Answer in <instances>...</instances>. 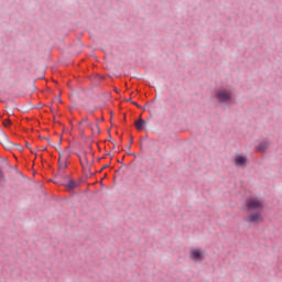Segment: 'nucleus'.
<instances>
[{
  "label": "nucleus",
  "instance_id": "7ed1b4c3",
  "mask_svg": "<svg viewBox=\"0 0 282 282\" xmlns=\"http://www.w3.org/2000/svg\"><path fill=\"white\" fill-rule=\"evenodd\" d=\"M235 164L237 166H240V169H246V166L248 164V158H246L243 155H237L235 158Z\"/></svg>",
  "mask_w": 282,
  "mask_h": 282
},
{
  "label": "nucleus",
  "instance_id": "6e6552de",
  "mask_svg": "<svg viewBox=\"0 0 282 282\" xmlns=\"http://www.w3.org/2000/svg\"><path fill=\"white\" fill-rule=\"evenodd\" d=\"M58 169H59V171H65V169H67V163H63V162L58 161Z\"/></svg>",
  "mask_w": 282,
  "mask_h": 282
},
{
  "label": "nucleus",
  "instance_id": "20e7f679",
  "mask_svg": "<svg viewBox=\"0 0 282 282\" xmlns=\"http://www.w3.org/2000/svg\"><path fill=\"white\" fill-rule=\"evenodd\" d=\"M191 259L193 261H204V252L199 249H194L191 251Z\"/></svg>",
  "mask_w": 282,
  "mask_h": 282
},
{
  "label": "nucleus",
  "instance_id": "9b49d317",
  "mask_svg": "<svg viewBox=\"0 0 282 282\" xmlns=\"http://www.w3.org/2000/svg\"><path fill=\"white\" fill-rule=\"evenodd\" d=\"M87 120H89L88 118H84L83 120H82V122H87Z\"/></svg>",
  "mask_w": 282,
  "mask_h": 282
},
{
  "label": "nucleus",
  "instance_id": "f03ea898",
  "mask_svg": "<svg viewBox=\"0 0 282 282\" xmlns=\"http://www.w3.org/2000/svg\"><path fill=\"white\" fill-rule=\"evenodd\" d=\"M216 100L225 105H232V102H235V98L232 97V90L228 88H220L216 90Z\"/></svg>",
  "mask_w": 282,
  "mask_h": 282
},
{
  "label": "nucleus",
  "instance_id": "9d476101",
  "mask_svg": "<svg viewBox=\"0 0 282 282\" xmlns=\"http://www.w3.org/2000/svg\"><path fill=\"white\" fill-rule=\"evenodd\" d=\"M4 176H3V171L0 169V182H3Z\"/></svg>",
  "mask_w": 282,
  "mask_h": 282
},
{
  "label": "nucleus",
  "instance_id": "423d86ee",
  "mask_svg": "<svg viewBox=\"0 0 282 282\" xmlns=\"http://www.w3.org/2000/svg\"><path fill=\"white\" fill-rule=\"evenodd\" d=\"M63 186H65L67 191H74V188H78L80 184L72 178H68V182L63 183Z\"/></svg>",
  "mask_w": 282,
  "mask_h": 282
},
{
  "label": "nucleus",
  "instance_id": "f257e3e1",
  "mask_svg": "<svg viewBox=\"0 0 282 282\" xmlns=\"http://www.w3.org/2000/svg\"><path fill=\"white\" fill-rule=\"evenodd\" d=\"M246 208L248 216L245 221L247 224H251L253 226H259V224H263V208H265V202L263 198L251 196L246 199Z\"/></svg>",
  "mask_w": 282,
  "mask_h": 282
},
{
  "label": "nucleus",
  "instance_id": "1a4fd4ad",
  "mask_svg": "<svg viewBox=\"0 0 282 282\" xmlns=\"http://www.w3.org/2000/svg\"><path fill=\"white\" fill-rule=\"evenodd\" d=\"M12 124V121L10 119L3 120V127H10Z\"/></svg>",
  "mask_w": 282,
  "mask_h": 282
},
{
  "label": "nucleus",
  "instance_id": "39448f33",
  "mask_svg": "<svg viewBox=\"0 0 282 282\" xmlns=\"http://www.w3.org/2000/svg\"><path fill=\"white\" fill-rule=\"evenodd\" d=\"M269 148H270V142H269L268 140H264V141L260 142V143L256 147V151H257L258 153H265Z\"/></svg>",
  "mask_w": 282,
  "mask_h": 282
},
{
  "label": "nucleus",
  "instance_id": "0eeeda50",
  "mask_svg": "<svg viewBox=\"0 0 282 282\" xmlns=\"http://www.w3.org/2000/svg\"><path fill=\"white\" fill-rule=\"evenodd\" d=\"M144 124H147V121H144V119H142V118H140L139 120H137L134 122V127H135V129H138V131L144 130Z\"/></svg>",
  "mask_w": 282,
  "mask_h": 282
},
{
  "label": "nucleus",
  "instance_id": "f8f14e48",
  "mask_svg": "<svg viewBox=\"0 0 282 282\" xmlns=\"http://www.w3.org/2000/svg\"><path fill=\"white\" fill-rule=\"evenodd\" d=\"M135 107H140V105H138V102H132Z\"/></svg>",
  "mask_w": 282,
  "mask_h": 282
}]
</instances>
